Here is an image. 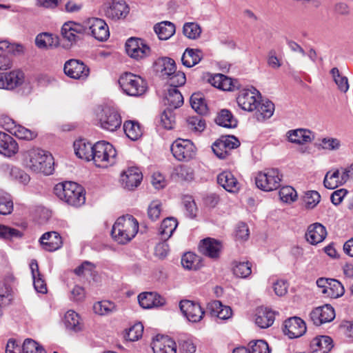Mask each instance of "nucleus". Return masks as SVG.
I'll list each match as a JSON object with an SVG mask.
<instances>
[{
	"label": "nucleus",
	"mask_w": 353,
	"mask_h": 353,
	"mask_svg": "<svg viewBox=\"0 0 353 353\" xmlns=\"http://www.w3.org/2000/svg\"><path fill=\"white\" fill-rule=\"evenodd\" d=\"M250 353H270L268 344L263 340H256L249 343Z\"/></svg>",
	"instance_id": "64"
},
{
	"label": "nucleus",
	"mask_w": 353,
	"mask_h": 353,
	"mask_svg": "<svg viewBox=\"0 0 353 353\" xmlns=\"http://www.w3.org/2000/svg\"><path fill=\"white\" fill-rule=\"evenodd\" d=\"M259 98V92L254 88H251L241 90L236 98V101L242 110L252 112L257 108Z\"/></svg>",
	"instance_id": "10"
},
{
	"label": "nucleus",
	"mask_w": 353,
	"mask_h": 353,
	"mask_svg": "<svg viewBox=\"0 0 353 353\" xmlns=\"http://www.w3.org/2000/svg\"><path fill=\"white\" fill-rule=\"evenodd\" d=\"M281 175L277 169H269L258 173L255 183L259 189L270 192L280 187Z\"/></svg>",
	"instance_id": "6"
},
{
	"label": "nucleus",
	"mask_w": 353,
	"mask_h": 353,
	"mask_svg": "<svg viewBox=\"0 0 353 353\" xmlns=\"http://www.w3.org/2000/svg\"><path fill=\"white\" fill-rule=\"evenodd\" d=\"M23 353H46L42 346L39 345L35 341L31 339H26L22 345Z\"/></svg>",
	"instance_id": "55"
},
{
	"label": "nucleus",
	"mask_w": 353,
	"mask_h": 353,
	"mask_svg": "<svg viewBox=\"0 0 353 353\" xmlns=\"http://www.w3.org/2000/svg\"><path fill=\"white\" fill-rule=\"evenodd\" d=\"M85 32V28L73 21L65 22L61 28L63 37L70 43V45L76 43L81 39Z\"/></svg>",
	"instance_id": "16"
},
{
	"label": "nucleus",
	"mask_w": 353,
	"mask_h": 353,
	"mask_svg": "<svg viewBox=\"0 0 353 353\" xmlns=\"http://www.w3.org/2000/svg\"><path fill=\"white\" fill-rule=\"evenodd\" d=\"M42 248L48 252H53L59 249L62 245V239L57 232H48L40 238Z\"/></svg>",
	"instance_id": "24"
},
{
	"label": "nucleus",
	"mask_w": 353,
	"mask_h": 353,
	"mask_svg": "<svg viewBox=\"0 0 353 353\" xmlns=\"http://www.w3.org/2000/svg\"><path fill=\"white\" fill-rule=\"evenodd\" d=\"M187 122L188 128L192 130L202 132L205 128V122L200 116L190 117Z\"/></svg>",
	"instance_id": "63"
},
{
	"label": "nucleus",
	"mask_w": 353,
	"mask_h": 353,
	"mask_svg": "<svg viewBox=\"0 0 353 353\" xmlns=\"http://www.w3.org/2000/svg\"><path fill=\"white\" fill-rule=\"evenodd\" d=\"M24 159L26 166L34 172L50 175L54 171V159L44 150L31 149L25 152Z\"/></svg>",
	"instance_id": "1"
},
{
	"label": "nucleus",
	"mask_w": 353,
	"mask_h": 353,
	"mask_svg": "<svg viewBox=\"0 0 353 353\" xmlns=\"http://www.w3.org/2000/svg\"><path fill=\"white\" fill-rule=\"evenodd\" d=\"M24 81V74L20 70H13L0 74V88L12 90Z\"/></svg>",
	"instance_id": "20"
},
{
	"label": "nucleus",
	"mask_w": 353,
	"mask_h": 353,
	"mask_svg": "<svg viewBox=\"0 0 353 353\" xmlns=\"http://www.w3.org/2000/svg\"><path fill=\"white\" fill-rule=\"evenodd\" d=\"M233 273L239 278H246L252 273V265L248 261L235 262L233 267Z\"/></svg>",
	"instance_id": "52"
},
{
	"label": "nucleus",
	"mask_w": 353,
	"mask_h": 353,
	"mask_svg": "<svg viewBox=\"0 0 353 353\" xmlns=\"http://www.w3.org/2000/svg\"><path fill=\"white\" fill-rule=\"evenodd\" d=\"M310 317L316 325L331 322L335 318V312L330 305H325L314 309L310 314Z\"/></svg>",
	"instance_id": "18"
},
{
	"label": "nucleus",
	"mask_w": 353,
	"mask_h": 353,
	"mask_svg": "<svg viewBox=\"0 0 353 353\" xmlns=\"http://www.w3.org/2000/svg\"><path fill=\"white\" fill-rule=\"evenodd\" d=\"M64 323L67 329L74 332L81 331L83 325L79 315L74 310H68L64 317Z\"/></svg>",
	"instance_id": "35"
},
{
	"label": "nucleus",
	"mask_w": 353,
	"mask_h": 353,
	"mask_svg": "<svg viewBox=\"0 0 353 353\" xmlns=\"http://www.w3.org/2000/svg\"><path fill=\"white\" fill-rule=\"evenodd\" d=\"M13 210V202L11 196L0 190V214L7 215Z\"/></svg>",
	"instance_id": "48"
},
{
	"label": "nucleus",
	"mask_w": 353,
	"mask_h": 353,
	"mask_svg": "<svg viewBox=\"0 0 353 353\" xmlns=\"http://www.w3.org/2000/svg\"><path fill=\"white\" fill-rule=\"evenodd\" d=\"M178 225V222L176 219L173 217H168L165 219L159 228V234L161 240L166 241L172 235Z\"/></svg>",
	"instance_id": "37"
},
{
	"label": "nucleus",
	"mask_w": 353,
	"mask_h": 353,
	"mask_svg": "<svg viewBox=\"0 0 353 353\" xmlns=\"http://www.w3.org/2000/svg\"><path fill=\"white\" fill-rule=\"evenodd\" d=\"M275 319L274 312L267 307H259L255 314V323L260 328H268L270 327Z\"/></svg>",
	"instance_id": "26"
},
{
	"label": "nucleus",
	"mask_w": 353,
	"mask_h": 353,
	"mask_svg": "<svg viewBox=\"0 0 353 353\" xmlns=\"http://www.w3.org/2000/svg\"><path fill=\"white\" fill-rule=\"evenodd\" d=\"M154 30L161 40H167L175 33V26L170 21H165L157 23Z\"/></svg>",
	"instance_id": "34"
},
{
	"label": "nucleus",
	"mask_w": 353,
	"mask_h": 353,
	"mask_svg": "<svg viewBox=\"0 0 353 353\" xmlns=\"http://www.w3.org/2000/svg\"><path fill=\"white\" fill-rule=\"evenodd\" d=\"M54 192L59 199L74 207H79L85 202L83 188L72 181L57 184Z\"/></svg>",
	"instance_id": "3"
},
{
	"label": "nucleus",
	"mask_w": 353,
	"mask_h": 353,
	"mask_svg": "<svg viewBox=\"0 0 353 353\" xmlns=\"http://www.w3.org/2000/svg\"><path fill=\"white\" fill-rule=\"evenodd\" d=\"M181 265L187 270H196L201 266V257L193 252H188L185 253L181 258Z\"/></svg>",
	"instance_id": "39"
},
{
	"label": "nucleus",
	"mask_w": 353,
	"mask_h": 353,
	"mask_svg": "<svg viewBox=\"0 0 353 353\" xmlns=\"http://www.w3.org/2000/svg\"><path fill=\"white\" fill-rule=\"evenodd\" d=\"M324 186L330 190L335 189L343 183L341 181L340 172L339 170H334L333 172L329 171L326 173L324 180Z\"/></svg>",
	"instance_id": "45"
},
{
	"label": "nucleus",
	"mask_w": 353,
	"mask_h": 353,
	"mask_svg": "<svg viewBox=\"0 0 353 353\" xmlns=\"http://www.w3.org/2000/svg\"><path fill=\"white\" fill-rule=\"evenodd\" d=\"M214 87L224 91L232 90L234 88L232 79L222 74H216L209 79Z\"/></svg>",
	"instance_id": "38"
},
{
	"label": "nucleus",
	"mask_w": 353,
	"mask_h": 353,
	"mask_svg": "<svg viewBox=\"0 0 353 353\" xmlns=\"http://www.w3.org/2000/svg\"><path fill=\"white\" fill-rule=\"evenodd\" d=\"M179 307L183 315L192 323L201 321L205 314L204 309L197 302L183 300L180 302Z\"/></svg>",
	"instance_id": "12"
},
{
	"label": "nucleus",
	"mask_w": 353,
	"mask_h": 353,
	"mask_svg": "<svg viewBox=\"0 0 353 353\" xmlns=\"http://www.w3.org/2000/svg\"><path fill=\"white\" fill-rule=\"evenodd\" d=\"M143 179V174L139 168L130 167L121 174L120 181L123 188L133 190L140 184Z\"/></svg>",
	"instance_id": "14"
},
{
	"label": "nucleus",
	"mask_w": 353,
	"mask_h": 353,
	"mask_svg": "<svg viewBox=\"0 0 353 353\" xmlns=\"http://www.w3.org/2000/svg\"><path fill=\"white\" fill-rule=\"evenodd\" d=\"M18 144L9 134L0 132V153L12 157L18 152Z\"/></svg>",
	"instance_id": "28"
},
{
	"label": "nucleus",
	"mask_w": 353,
	"mask_h": 353,
	"mask_svg": "<svg viewBox=\"0 0 353 353\" xmlns=\"http://www.w3.org/2000/svg\"><path fill=\"white\" fill-rule=\"evenodd\" d=\"M143 326L141 323H135L128 330L125 339L130 341L139 340L143 334Z\"/></svg>",
	"instance_id": "60"
},
{
	"label": "nucleus",
	"mask_w": 353,
	"mask_h": 353,
	"mask_svg": "<svg viewBox=\"0 0 353 353\" xmlns=\"http://www.w3.org/2000/svg\"><path fill=\"white\" fill-rule=\"evenodd\" d=\"M123 130L126 136L133 141L137 140L142 135V130L139 123L133 121L124 122Z\"/></svg>",
	"instance_id": "44"
},
{
	"label": "nucleus",
	"mask_w": 353,
	"mask_h": 353,
	"mask_svg": "<svg viewBox=\"0 0 353 353\" xmlns=\"http://www.w3.org/2000/svg\"><path fill=\"white\" fill-rule=\"evenodd\" d=\"M279 193L281 200L285 203L293 202L297 198L296 190L291 186L281 188Z\"/></svg>",
	"instance_id": "58"
},
{
	"label": "nucleus",
	"mask_w": 353,
	"mask_h": 353,
	"mask_svg": "<svg viewBox=\"0 0 353 353\" xmlns=\"http://www.w3.org/2000/svg\"><path fill=\"white\" fill-rule=\"evenodd\" d=\"M99 124L103 130L114 132L120 128L121 117L118 111L110 107L103 108L97 114Z\"/></svg>",
	"instance_id": "7"
},
{
	"label": "nucleus",
	"mask_w": 353,
	"mask_h": 353,
	"mask_svg": "<svg viewBox=\"0 0 353 353\" xmlns=\"http://www.w3.org/2000/svg\"><path fill=\"white\" fill-rule=\"evenodd\" d=\"M256 110L258 120L268 119L272 117L274 110V105L270 101H266L262 103L259 102Z\"/></svg>",
	"instance_id": "47"
},
{
	"label": "nucleus",
	"mask_w": 353,
	"mask_h": 353,
	"mask_svg": "<svg viewBox=\"0 0 353 353\" xmlns=\"http://www.w3.org/2000/svg\"><path fill=\"white\" fill-rule=\"evenodd\" d=\"M286 134L290 142L299 145L310 143L314 139L312 132L305 128L291 130Z\"/></svg>",
	"instance_id": "25"
},
{
	"label": "nucleus",
	"mask_w": 353,
	"mask_h": 353,
	"mask_svg": "<svg viewBox=\"0 0 353 353\" xmlns=\"http://www.w3.org/2000/svg\"><path fill=\"white\" fill-rule=\"evenodd\" d=\"M341 146V141L337 138L324 137L321 139L319 148L328 151H336L340 149Z\"/></svg>",
	"instance_id": "53"
},
{
	"label": "nucleus",
	"mask_w": 353,
	"mask_h": 353,
	"mask_svg": "<svg viewBox=\"0 0 353 353\" xmlns=\"http://www.w3.org/2000/svg\"><path fill=\"white\" fill-rule=\"evenodd\" d=\"M330 74L338 89L343 92H346L349 89L347 78L343 76L337 68H333L330 71Z\"/></svg>",
	"instance_id": "50"
},
{
	"label": "nucleus",
	"mask_w": 353,
	"mask_h": 353,
	"mask_svg": "<svg viewBox=\"0 0 353 353\" xmlns=\"http://www.w3.org/2000/svg\"><path fill=\"white\" fill-rule=\"evenodd\" d=\"M321 196L317 191L310 190L305 193L303 202L307 209H313L319 202Z\"/></svg>",
	"instance_id": "54"
},
{
	"label": "nucleus",
	"mask_w": 353,
	"mask_h": 353,
	"mask_svg": "<svg viewBox=\"0 0 353 353\" xmlns=\"http://www.w3.org/2000/svg\"><path fill=\"white\" fill-rule=\"evenodd\" d=\"M176 347L175 342L167 336L157 335L152 343L154 353H176Z\"/></svg>",
	"instance_id": "23"
},
{
	"label": "nucleus",
	"mask_w": 353,
	"mask_h": 353,
	"mask_svg": "<svg viewBox=\"0 0 353 353\" xmlns=\"http://www.w3.org/2000/svg\"><path fill=\"white\" fill-rule=\"evenodd\" d=\"M6 168L10 171V176L12 179L22 183H27L29 181V176L21 169L17 167H10L8 165H6Z\"/></svg>",
	"instance_id": "61"
},
{
	"label": "nucleus",
	"mask_w": 353,
	"mask_h": 353,
	"mask_svg": "<svg viewBox=\"0 0 353 353\" xmlns=\"http://www.w3.org/2000/svg\"><path fill=\"white\" fill-rule=\"evenodd\" d=\"M216 123L222 127L234 128L237 125V121L228 110H222L215 119Z\"/></svg>",
	"instance_id": "42"
},
{
	"label": "nucleus",
	"mask_w": 353,
	"mask_h": 353,
	"mask_svg": "<svg viewBox=\"0 0 353 353\" xmlns=\"http://www.w3.org/2000/svg\"><path fill=\"white\" fill-rule=\"evenodd\" d=\"M165 79H168L167 82L169 84L170 88H176L184 85L186 81L185 75L183 72L176 71Z\"/></svg>",
	"instance_id": "62"
},
{
	"label": "nucleus",
	"mask_w": 353,
	"mask_h": 353,
	"mask_svg": "<svg viewBox=\"0 0 353 353\" xmlns=\"http://www.w3.org/2000/svg\"><path fill=\"white\" fill-rule=\"evenodd\" d=\"M93 310L94 313L101 316L109 315L116 310V306L114 303L104 300L95 303Z\"/></svg>",
	"instance_id": "46"
},
{
	"label": "nucleus",
	"mask_w": 353,
	"mask_h": 353,
	"mask_svg": "<svg viewBox=\"0 0 353 353\" xmlns=\"http://www.w3.org/2000/svg\"><path fill=\"white\" fill-rule=\"evenodd\" d=\"M63 70L70 78L79 80L86 79L90 74L89 68L77 59L67 61L64 64Z\"/></svg>",
	"instance_id": "11"
},
{
	"label": "nucleus",
	"mask_w": 353,
	"mask_h": 353,
	"mask_svg": "<svg viewBox=\"0 0 353 353\" xmlns=\"http://www.w3.org/2000/svg\"><path fill=\"white\" fill-rule=\"evenodd\" d=\"M283 332L290 339L300 337L306 332L305 323L299 317L289 318L284 322Z\"/></svg>",
	"instance_id": "19"
},
{
	"label": "nucleus",
	"mask_w": 353,
	"mask_h": 353,
	"mask_svg": "<svg viewBox=\"0 0 353 353\" xmlns=\"http://www.w3.org/2000/svg\"><path fill=\"white\" fill-rule=\"evenodd\" d=\"M35 43L39 48H54L58 45V38L51 34L43 32L37 36Z\"/></svg>",
	"instance_id": "41"
},
{
	"label": "nucleus",
	"mask_w": 353,
	"mask_h": 353,
	"mask_svg": "<svg viewBox=\"0 0 353 353\" xmlns=\"http://www.w3.org/2000/svg\"><path fill=\"white\" fill-rule=\"evenodd\" d=\"M129 7L123 1H112L105 9V16L112 20L124 19L129 13Z\"/></svg>",
	"instance_id": "21"
},
{
	"label": "nucleus",
	"mask_w": 353,
	"mask_h": 353,
	"mask_svg": "<svg viewBox=\"0 0 353 353\" xmlns=\"http://www.w3.org/2000/svg\"><path fill=\"white\" fill-rule=\"evenodd\" d=\"M222 249L221 242L212 238L202 240L199 245V250L202 254L214 260L220 257Z\"/></svg>",
	"instance_id": "17"
},
{
	"label": "nucleus",
	"mask_w": 353,
	"mask_h": 353,
	"mask_svg": "<svg viewBox=\"0 0 353 353\" xmlns=\"http://www.w3.org/2000/svg\"><path fill=\"white\" fill-rule=\"evenodd\" d=\"M22 234L19 230L5 225H0V239L12 240L14 238H20Z\"/></svg>",
	"instance_id": "56"
},
{
	"label": "nucleus",
	"mask_w": 353,
	"mask_h": 353,
	"mask_svg": "<svg viewBox=\"0 0 353 353\" xmlns=\"http://www.w3.org/2000/svg\"><path fill=\"white\" fill-rule=\"evenodd\" d=\"M327 236L325 228L320 223H314L307 227L305 239L311 245L321 243Z\"/></svg>",
	"instance_id": "22"
},
{
	"label": "nucleus",
	"mask_w": 353,
	"mask_h": 353,
	"mask_svg": "<svg viewBox=\"0 0 353 353\" xmlns=\"http://www.w3.org/2000/svg\"><path fill=\"white\" fill-rule=\"evenodd\" d=\"M174 157L180 161L193 159L196 154V147L189 139H177L170 147Z\"/></svg>",
	"instance_id": "8"
},
{
	"label": "nucleus",
	"mask_w": 353,
	"mask_h": 353,
	"mask_svg": "<svg viewBox=\"0 0 353 353\" xmlns=\"http://www.w3.org/2000/svg\"><path fill=\"white\" fill-rule=\"evenodd\" d=\"M139 231V223L132 215L126 214L117 219L112 226V238L120 244L130 242Z\"/></svg>",
	"instance_id": "2"
},
{
	"label": "nucleus",
	"mask_w": 353,
	"mask_h": 353,
	"mask_svg": "<svg viewBox=\"0 0 353 353\" xmlns=\"http://www.w3.org/2000/svg\"><path fill=\"white\" fill-rule=\"evenodd\" d=\"M119 84L123 92L131 97L141 96L148 88L147 83L143 78L131 72L122 74L119 79Z\"/></svg>",
	"instance_id": "5"
},
{
	"label": "nucleus",
	"mask_w": 353,
	"mask_h": 353,
	"mask_svg": "<svg viewBox=\"0 0 353 353\" xmlns=\"http://www.w3.org/2000/svg\"><path fill=\"white\" fill-rule=\"evenodd\" d=\"M240 145L239 141L234 136H223L212 145L214 154L221 159H226L233 149Z\"/></svg>",
	"instance_id": "9"
},
{
	"label": "nucleus",
	"mask_w": 353,
	"mask_h": 353,
	"mask_svg": "<svg viewBox=\"0 0 353 353\" xmlns=\"http://www.w3.org/2000/svg\"><path fill=\"white\" fill-rule=\"evenodd\" d=\"M172 110V109L167 108L160 117L161 125L167 130L173 128L175 123V117Z\"/></svg>",
	"instance_id": "57"
},
{
	"label": "nucleus",
	"mask_w": 353,
	"mask_h": 353,
	"mask_svg": "<svg viewBox=\"0 0 353 353\" xmlns=\"http://www.w3.org/2000/svg\"><path fill=\"white\" fill-rule=\"evenodd\" d=\"M127 54L132 58L139 60L148 57L150 48L144 41L138 38H130L125 43Z\"/></svg>",
	"instance_id": "13"
},
{
	"label": "nucleus",
	"mask_w": 353,
	"mask_h": 353,
	"mask_svg": "<svg viewBox=\"0 0 353 353\" xmlns=\"http://www.w3.org/2000/svg\"><path fill=\"white\" fill-rule=\"evenodd\" d=\"M139 305L145 309L163 305L165 299L156 292H143L138 296Z\"/></svg>",
	"instance_id": "27"
},
{
	"label": "nucleus",
	"mask_w": 353,
	"mask_h": 353,
	"mask_svg": "<svg viewBox=\"0 0 353 353\" xmlns=\"http://www.w3.org/2000/svg\"><path fill=\"white\" fill-rule=\"evenodd\" d=\"M117 159V151L110 143L101 141L94 144L92 161L96 167L108 168L116 164Z\"/></svg>",
	"instance_id": "4"
},
{
	"label": "nucleus",
	"mask_w": 353,
	"mask_h": 353,
	"mask_svg": "<svg viewBox=\"0 0 353 353\" xmlns=\"http://www.w3.org/2000/svg\"><path fill=\"white\" fill-rule=\"evenodd\" d=\"M13 135L19 139L32 140L37 137V133L19 125L17 127L14 128Z\"/></svg>",
	"instance_id": "59"
},
{
	"label": "nucleus",
	"mask_w": 353,
	"mask_h": 353,
	"mask_svg": "<svg viewBox=\"0 0 353 353\" xmlns=\"http://www.w3.org/2000/svg\"><path fill=\"white\" fill-rule=\"evenodd\" d=\"M312 353H328L333 347L332 339L327 336L314 338L310 343Z\"/></svg>",
	"instance_id": "33"
},
{
	"label": "nucleus",
	"mask_w": 353,
	"mask_h": 353,
	"mask_svg": "<svg viewBox=\"0 0 353 353\" xmlns=\"http://www.w3.org/2000/svg\"><path fill=\"white\" fill-rule=\"evenodd\" d=\"M217 182L226 191L236 192L239 190V183L233 174L229 171H224L217 176Z\"/></svg>",
	"instance_id": "31"
},
{
	"label": "nucleus",
	"mask_w": 353,
	"mask_h": 353,
	"mask_svg": "<svg viewBox=\"0 0 353 353\" xmlns=\"http://www.w3.org/2000/svg\"><path fill=\"white\" fill-rule=\"evenodd\" d=\"M190 105L199 114H204L208 112L207 105L200 93H194L191 96Z\"/></svg>",
	"instance_id": "49"
},
{
	"label": "nucleus",
	"mask_w": 353,
	"mask_h": 353,
	"mask_svg": "<svg viewBox=\"0 0 353 353\" xmlns=\"http://www.w3.org/2000/svg\"><path fill=\"white\" fill-rule=\"evenodd\" d=\"M345 289L343 285L337 280L332 279L327 290H322V293L327 297L336 299L344 294Z\"/></svg>",
	"instance_id": "43"
},
{
	"label": "nucleus",
	"mask_w": 353,
	"mask_h": 353,
	"mask_svg": "<svg viewBox=\"0 0 353 353\" xmlns=\"http://www.w3.org/2000/svg\"><path fill=\"white\" fill-rule=\"evenodd\" d=\"M164 105L170 109H176L183 103V97L176 88H169L163 99Z\"/></svg>",
	"instance_id": "32"
},
{
	"label": "nucleus",
	"mask_w": 353,
	"mask_h": 353,
	"mask_svg": "<svg viewBox=\"0 0 353 353\" xmlns=\"http://www.w3.org/2000/svg\"><path fill=\"white\" fill-rule=\"evenodd\" d=\"M161 77L165 79L169 77L176 70V64L173 59L164 57L158 60L157 63Z\"/></svg>",
	"instance_id": "40"
},
{
	"label": "nucleus",
	"mask_w": 353,
	"mask_h": 353,
	"mask_svg": "<svg viewBox=\"0 0 353 353\" xmlns=\"http://www.w3.org/2000/svg\"><path fill=\"white\" fill-rule=\"evenodd\" d=\"M203 53L198 49L187 48L181 57V61L183 65L191 68L196 65L202 59Z\"/></svg>",
	"instance_id": "36"
},
{
	"label": "nucleus",
	"mask_w": 353,
	"mask_h": 353,
	"mask_svg": "<svg viewBox=\"0 0 353 353\" xmlns=\"http://www.w3.org/2000/svg\"><path fill=\"white\" fill-rule=\"evenodd\" d=\"M85 28H88L97 40L105 41L110 36L109 28L105 21L99 18H90L85 22Z\"/></svg>",
	"instance_id": "15"
},
{
	"label": "nucleus",
	"mask_w": 353,
	"mask_h": 353,
	"mask_svg": "<svg viewBox=\"0 0 353 353\" xmlns=\"http://www.w3.org/2000/svg\"><path fill=\"white\" fill-rule=\"evenodd\" d=\"M183 32L188 39H196L201 34V28L196 23L188 22L183 25Z\"/></svg>",
	"instance_id": "51"
},
{
	"label": "nucleus",
	"mask_w": 353,
	"mask_h": 353,
	"mask_svg": "<svg viewBox=\"0 0 353 353\" xmlns=\"http://www.w3.org/2000/svg\"><path fill=\"white\" fill-rule=\"evenodd\" d=\"M74 150L77 157L85 161H92L94 152V145L87 142L84 139H80L74 142Z\"/></svg>",
	"instance_id": "29"
},
{
	"label": "nucleus",
	"mask_w": 353,
	"mask_h": 353,
	"mask_svg": "<svg viewBox=\"0 0 353 353\" xmlns=\"http://www.w3.org/2000/svg\"><path fill=\"white\" fill-rule=\"evenodd\" d=\"M210 314L220 319L226 320L232 316V309L229 306H225L219 301L210 302L207 306Z\"/></svg>",
	"instance_id": "30"
}]
</instances>
